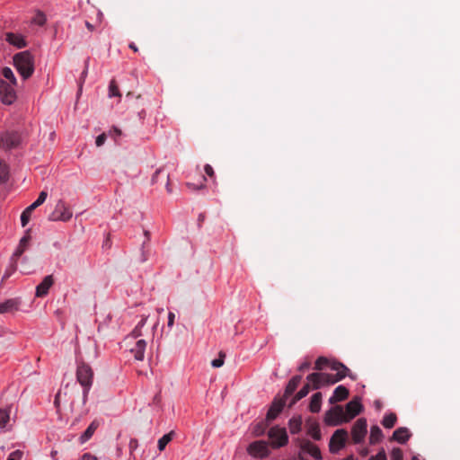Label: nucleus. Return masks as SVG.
Returning a JSON list of instances; mask_svg holds the SVG:
<instances>
[{
	"instance_id": "obj_1",
	"label": "nucleus",
	"mask_w": 460,
	"mask_h": 460,
	"mask_svg": "<svg viewBox=\"0 0 460 460\" xmlns=\"http://www.w3.org/2000/svg\"><path fill=\"white\" fill-rule=\"evenodd\" d=\"M332 370L337 373L335 375L327 373H312L306 377L307 381L312 384L314 389H318L323 385H333L345 376H349L351 379H355L354 376L349 374V369L340 361H333L331 365Z\"/></svg>"
},
{
	"instance_id": "obj_2",
	"label": "nucleus",
	"mask_w": 460,
	"mask_h": 460,
	"mask_svg": "<svg viewBox=\"0 0 460 460\" xmlns=\"http://www.w3.org/2000/svg\"><path fill=\"white\" fill-rule=\"evenodd\" d=\"M13 62L17 71L24 80L31 76L34 71V61L29 50H23L14 55Z\"/></svg>"
},
{
	"instance_id": "obj_3",
	"label": "nucleus",
	"mask_w": 460,
	"mask_h": 460,
	"mask_svg": "<svg viewBox=\"0 0 460 460\" xmlns=\"http://www.w3.org/2000/svg\"><path fill=\"white\" fill-rule=\"evenodd\" d=\"M75 376H77L78 382L84 387V397L85 399L93 384V371L89 364L82 361L77 366Z\"/></svg>"
},
{
	"instance_id": "obj_4",
	"label": "nucleus",
	"mask_w": 460,
	"mask_h": 460,
	"mask_svg": "<svg viewBox=\"0 0 460 460\" xmlns=\"http://www.w3.org/2000/svg\"><path fill=\"white\" fill-rule=\"evenodd\" d=\"M71 217L72 211L63 200L59 199L57 202L53 212L49 215V220L53 222H67Z\"/></svg>"
},
{
	"instance_id": "obj_5",
	"label": "nucleus",
	"mask_w": 460,
	"mask_h": 460,
	"mask_svg": "<svg viewBox=\"0 0 460 460\" xmlns=\"http://www.w3.org/2000/svg\"><path fill=\"white\" fill-rule=\"evenodd\" d=\"M345 412L341 405L332 407L325 414L324 421L328 426H338L345 423Z\"/></svg>"
},
{
	"instance_id": "obj_6",
	"label": "nucleus",
	"mask_w": 460,
	"mask_h": 460,
	"mask_svg": "<svg viewBox=\"0 0 460 460\" xmlns=\"http://www.w3.org/2000/svg\"><path fill=\"white\" fill-rule=\"evenodd\" d=\"M367 432V420L364 418L358 419L351 428V438L354 444L361 443Z\"/></svg>"
},
{
	"instance_id": "obj_7",
	"label": "nucleus",
	"mask_w": 460,
	"mask_h": 460,
	"mask_svg": "<svg viewBox=\"0 0 460 460\" xmlns=\"http://www.w3.org/2000/svg\"><path fill=\"white\" fill-rule=\"evenodd\" d=\"M348 438V431L345 429H336L330 440L329 447L332 454L339 452L345 447Z\"/></svg>"
},
{
	"instance_id": "obj_8",
	"label": "nucleus",
	"mask_w": 460,
	"mask_h": 460,
	"mask_svg": "<svg viewBox=\"0 0 460 460\" xmlns=\"http://www.w3.org/2000/svg\"><path fill=\"white\" fill-rule=\"evenodd\" d=\"M273 447H280L288 442L287 429L279 427L271 428L268 432Z\"/></svg>"
},
{
	"instance_id": "obj_9",
	"label": "nucleus",
	"mask_w": 460,
	"mask_h": 460,
	"mask_svg": "<svg viewBox=\"0 0 460 460\" xmlns=\"http://www.w3.org/2000/svg\"><path fill=\"white\" fill-rule=\"evenodd\" d=\"M13 86L0 80V100L4 104L11 105L16 101L17 95Z\"/></svg>"
},
{
	"instance_id": "obj_10",
	"label": "nucleus",
	"mask_w": 460,
	"mask_h": 460,
	"mask_svg": "<svg viewBox=\"0 0 460 460\" xmlns=\"http://www.w3.org/2000/svg\"><path fill=\"white\" fill-rule=\"evenodd\" d=\"M21 136L17 131H8L0 135V147L12 149L19 146Z\"/></svg>"
},
{
	"instance_id": "obj_11",
	"label": "nucleus",
	"mask_w": 460,
	"mask_h": 460,
	"mask_svg": "<svg viewBox=\"0 0 460 460\" xmlns=\"http://www.w3.org/2000/svg\"><path fill=\"white\" fill-rule=\"evenodd\" d=\"M247 452L253 457L264 458L268 456L270 453L268 443L264 440L252 442L247 447Z\"/></svg>"
},
{
	"instance_id": "obj_12",
	"label": "nucleus",
	"mask_w": 460,
	"mask_h": 460,
	"mask_svg": "<svg viewBox=\"0 0 460 460\" xmlns=\"http://www.w3.org/2000/svg\"><path fill=\"white\" fill-rule=\"evenodd\" d=\"M363 406L358 397H355L346 404L345 421H349L362 411Z\"/></svg>"
},
{
	"instance_id": "obj_13",
	"label": "nucleus",
	"mask_w": 460,
	"mask_h": 460,
	"mask_svg": "<svg viewBox=\"0 0 460 460\" xmlns=\"http://www.w3.org/2000/svg\"><path fill=\"white\" fill-rule=\"evenodd\" d=\"M54 284L52 275H48L44 278L43 281L36 287L35 296L43 297L49 294L50 288Z\"/></svg>"
},
{
	"instance_id": "obj_14",
	"label": "nucleus",
	"mask_w": 460,
	"mask_h": 460,
	"mask_svg": "<svg viewBox=\"0 0 460 460\" xmlns=\"http://www.w3.org/2000/svg\"><path fill=\"white\" fill-rule=\"evenodd\" d=\"M284 404L285 399H274L267 412V420L270 421L275 420L277 416L279 414V412L282 411Z\"/></svg>"
},
{
	"instance_id": "obj_15",
	"label": "nucleus",
	"mask_w": 460,
	"mask_h": 460,
	"mask_svg": "<svg viewBox=\"0 0 460 460\" xmlns=\"http://www.w3.org/2000/svg\"><path fill=\"white\" fill-rule=\"evenodd\" d=\"M5 41L18 49H22L27 46L23 36L14 32L5 33Z\"/></svg>"
},
{
	"instance_id": "obj_16",
	"label": "nucleus",
	"mask_w": 460,
	"mask_h": 460,
	"mask_svg": "<svg viewBox=\"0 0 460 460\" xmlns=\"http://www.w3.org/2000/svg\"><path fill=\"white\" fill-rule=\"evenodd\" d=\"M301 450L304 453L310 455L312 457H314L316 460L321 459V452H320L318 447L309 440H305V441L302 442Z\"/></svg>"
},
{
	"instance_id": "obj_17",
	"label": "nucleus",
	"mask_w": 460,
	"mask_h": 460,
	"mask_svg": "<svg viewBox=\"0 0 460 460\" xmlns=\"http://www.w3.org/2000/svg\"><path fill=\"white\" fill-rule=\"evenodd\" d=\"M146 349V341L139 339L136 341L135 346L130 349V352L134 355L136 360L144 359V352Z\"/></svg>"
},
{
	"instance_id": "obj_18",
	"label": "nucleus",
	"mask_w": 460,
	"mask_h": 460,
	"mask_svg": "<svg viewBox=\"0 0 460 460\" xmlns=\"http://www.w3.org/2000/svg\"><path fill=\"white\" fill-rule=\"evenodd\" d=\"M302 376L297 375L295 376L289 383H288V386H286V391H284L283 399H287L288 396L293 394L297 389L299 384L301 383Z\"/></svg>"
},
{
	"instance_id": "obj_19",
	"label": "nucleus",
	"mask_w": 460,
	"mask_h": 460,
	"mask_svg": "<svg viewBox=\"0 0 460 460\" xmlns=\"http://www.w3.org/2000/svg\"><path fill=\"white\" fill-rule=\"evenodd\" d=\"M349 396V390L343 386L339 385L333 392V395L330 398L331 403H335L336 402H340L347 399Z\"/></svg>"
},
{
	"instance_id": "obj_20",
	"label": "nucleus",
	"mask_w": 460,
	"mask_h": 460,
	"mask_svg": "<svg viewBox=\"0 0 460 460\" xmlns=\"http://www.w3.org/2000/svg\"><path fill=\"white\" fill-rule=\"evenodd\" d=\"M31 240V235L29 232L25 234V235L20 240L19 245L13 253V258H20L23 252L26 251V249L29 246V243Z\"/></svg>"
},
{
	"instance_id": "obj_21",
	"label": "nucleus",
	"mask_w": 460,
	"mask_h": 460,
	"mask_svg": "<svg viewBox=\"0 0 460 460\" xmlns=\"http://www.w3.org/2000/svg\"><path fill=\"white\" fill-rule=\"evenodd\" d=\"M410 438V431L406 428H400L394 431L392 439L398 441L399 443H405Z\"/></svg>"
},
{
	"instance_id": "obj_22",
	"label": "nucleus",
	"mask_w": 460,
	"mask_h": 460,
	"mask_svg": "<svg viewBox=\"0 0 460 460\" xmlns=\"http://www.w3.org/2000/svg\"><path fill=\"white\" fill-rule=\"evenodd\" d=\"M323 401V394L320 393H316L312 395L310 403H309V410L311 412H318L320 411L321 407V402Z\"/></svg>"
},
{
	"instance_id": "obj_23",
	"label": "nucleus",
	"mask_w": 460,
	"mask_h": 460,
	"mask_svg": "<svg viewBox=\"0 0 460 460\" xmlns=\"http://www.w3.org/2000/svg\"><path fill=\"white\" fill-rule=\"evenodd\" d=\"M148 319L147 316H143L140 320V322L137 324V326L134 327V330L131 331V332L129 333V335L128 336L127 339L128 338H138L142 335V327H144L146 324V320Z\"/></svg>"
},
{
	"instance_id": "obj_24",
	"label": "nucleus",
	"mask_w": 460,
	"mask_h": 460,
	"mask_svg": "<svg viewBox=\"0 0 460 460\" xmlns=\"http://www.w3.org/2000/svg\"><path fill=\"white\" fill-rule=\"evenodd\" d=\"M383 438L382 429L377 426H373L370 429L369 442L372 445L378 443Z\"/></svg>"
},
{
	"instance_id": "obj_25",
	"label": "nucleus",
	"mask_w": 460,
	"mask_h": 460,
	"mask_svg": "<svg viewBox=\"0 0 460 460\" xmlns=\"http://www.w3.org/2000/svg\"><path fill=\"white\" fill-rule=\"evenodd\" d=\"M99 423L97 421H93L87 428V429H85V432H84L83 435L81 436V442L84 443L87 440H89L92 438L94 431L97 429Z\"/></svg>"
},
{
	"instance_id": "obj_26",
	"label": "nucleus",
	"mask_w": 460,
	"mask_h": 460,
	"mask_svg": "<svg viewBox=\"0 0 460 460\" xmlns=\"http://www.w3.org/2000/svg\"><path fill=\"white\" fill-rule=\"evenodd\" d=\"M396 421L397 415L392 412L384 416L382 425L385 429H393L394 426L396 424Z\"/></svg>"
},
{
	"instance_id": "obj_27",
	"label": "nucleus",
	"mask_w": 460,
	"mask_h": 460,
	"mask_svg": "<svg viewBox=\"0 0 460 460\" xmlns=\"http://www.w3.org/2000/svg\"><path fill=\"white\" fill-rule=\"evenodd\" d=\"M302 427V419L301 417H295L289 421V429L291 433H299Z\"/></svg>"
},
{
	"instance_id": "obj_28",
	"label": "nucleus",
	"mask_w": 460,
	"mask_h": 460,
	"mask_svg": "<svg viewBox=\"0 0 460 460\" xmlns=\"http://www.w3.org/2000/svg\"><path fill=\"white\" fill-rule=\"evenodd\" d=\"M174 431H169L158 440V449L164 451L166 445L172 439Z\"/></svg>"
},
{
	"instance_id": "obj_29",
	"label": "nucleus",
	"mask_w": 460,
	"mask_h": 460,
	"mask_svg": "<svg viewBox=\"0 0 460 460\" xmlns=\"http://www.w3.org/2000/svg\"><path fill=\"white\" fill-rule=\"evenodd\" d=\"M17 303L13 299H9L0 303V314L8 313L16 308Z\"/></svg>"
},
{
	"instance_id": "obj_30",
	"label": "nucleus",
	"mask_w": 460,
	"mask_h": 460,
	"mask_svg": "<svg viewBox=\"0 0 460 460\" xmlns=\"http://www.w3.org/2000/svg\"><path fill=\"white\" fill-rule=\"evenodd\" d=\"M309 390H310L309 384L305 385L303 386V388L295 395V398H293V400L290 403V406L294 405L300 399L305 398L308 394Z\"/></svg>"
},
{
	"instance_id": "obj_31",
	"label": "nucleus",
	"mask_w": 460,
	"mask_h": 460,
	"mask_svg": "<svg viewBox=\"0 0 460 460\" xmlns=\"http://www.w3.org/2000/svg\"><path fill=\"white\" fill-rule=\"evenodd\" d=\"M10 420V410L0 409V428H5Z\"/></svg>"
},
{
	"instance_id": "obj_32",
	"label": "nucleus",
	"mask_w": 460,
	"mask_h": 460,
	"mask_svg": "<svg viewBox=\"0 0 460 460\" xmlns=\"http://www.w3.org/2000/svg\"><path fill=\"white\" fill-rule=\"evenodd\" d=\"M2 75L4 78L11 82V85H16V78L14 76L13 70L10 67H4L2 70Z\"/></svg>"
},
{
	"instance_id": "obj_33",
	"label": "nucleus",
	"mask_w": 460,
	"mask_h": 460,
	"mask_svg": "<svg viewBox=\"0 0 460 460\" xmlns=\"http://www.w3.org/2000/svg\"><path fill=\"white\" fill-rule=\"evenodd\" d=\"M9 172L6 165L0 159V182L6 181L8 179Z\"/></svg>"
},
{
	"instance_id": "obj_34",
	"label": "nucleus",
	"mask_w": 460,
	"mask_h": 460,
	"mask_svg": "<svg viewBox=\"0 0 460 460\" xmlns=\"http://www.w3.org/2000/svg\"><path fill=\"white\" fill-rule=\"evenodd\" d=\"M308 434L315 440H319L321 438V432L318 425L316 424L310 427L308 429Z\"/></svg>"
},
{
	"instance_id": "obj_35",
	"label": "nucleus",
	"mask_w": 460,
	"mask_h": 460,
	"mask_svg": "<svg viewBox=\"0 0 460 460\" xmlns=\"http://www.w3.org/2000/svg\"><path fill=\"white\" fill-rule=\"evenodd\" d=\"M46 21V15L41 12H37L34 17L32 18V22L38 25L45 24Z\"/></svg>"
},
{
	"instance_id": "obj_36",
	"label": "nucleus",
	"mask_w": 460,
	"mask_h": 460,
	"mask_svg": "<svg viewBox=\"0 0 460 460\" xmlns=\"http://www.w3.org/2000/svg\"><path fill=\"white\" fill-rule=\"evenodd\" d=\"M120 96L119 86L115 80L110 82V97Z\"/></svg>"
},
{
	"instance_id": "obj_37",
	"label": "nucleus",
	"mask_w": 460,
	"mask_h": 460,
	"mask_svg": "<svg viewBox=\"0 0 460 460\" xmlns=\"http://www.w3.org/2000/svg\"><path fill=\"white\" fill-rule=\"evenodd\" d=\"M225 358H226V353L221 351L219 353V358L212 359V361H211L212 367H222L224 365Z\"/></svg>"
},
{
	"instance_id": "obj_38",
	"label": "nucleus",
	"mask_w": 460,
	"mask_h": 460,
	"mask_svg": "<svg viewBox=\"0 0 460 460\" xmlns=\"http://www.w3.org/2000/svg\"><path fill=\"white\" fill-rule=\"evenodd\" d=\"M403 454L401 448L396 447L392 450V460H402Z\"/></svg>"
},
{
	"instance_id": "obj_39",
	"label": "nucleus",
	"mask_w": 460,
	"mask_h": 460,
	"mask_svg": "<svg viewBox=\"0 0 460 460\" xmlns=\"http://www.w3.org/2000/svg\"><path fill=\"white\" fill-rule=\"evenodd\" d=\"M328 364V359L323 357H320L315 360L314 368L317 370L323 369V366Z\"/></svg>"
},
{
	"instance_id": "obj_40",
	"label": "nucleus",
	"mask_w": 460,
	"mask_h": 460,
	"mask_svg": "<svg viewBox=\"0 0 460 460\" xmlns=\"http://www.w3.org/2000/svg\"><path fill=\"white\" fill-rule=\"evenodd\" d=\"M47 197H48V192L46 190H41L40 193V196H38V198L36 199L35 203L38 206L42 205L45 202Z\"/></svg>"
},
{
	"instance_id": "obj_41",
	"label": "nucleus",
	"mask_w": 460,
	"mask_h": 460,
	"mask_svg": "<svg viewBox=\"0 0 460 460\" xmlns=\"http://www.w3.org/2000/svg\"><path fill=\"white\" fill-rule=\"evenodd\" d=\"M369 460H386L385 452L384 449H381L376 456H371Z\"/></svg>"
},
{
	"instance_id": "obj_42",
	"label": "nucleus",
	"mask_w": 460,
	"mask_h": 460,
	"mask_svg": "<svg viewBox=\"0 0 460 460\" xmlns=\"http://www.w3.org/2000/svg\"><path fill=\"white\" fill-rule=\"evenodd\" d=\"M105 140H106V135L104 133H102L96 137L95 144L97 146H101L104 144Z\"/></svg>"
},
{
	"instance_id": "obj_43",
	"label": "nucleus",
	"mask_w": 460,
	"mask_h": 460,
	"mask_svg": "<svg viewBox=\"0 0 460 460\" xmlns=\"http://www.w3.org/2000/svg\"><path fill=\"white\" fill-rule=\"evenodd\" d=\"M204 171H205L206 174H207L208 177H210V178H213V177H214V170H213V168L211 167V165H210V164H207L204 166Z\"/></svg>"
},
{
	"instance_id": "obj_44",
	"label": "nucleus",
	"mask_w": 460,
	"mask_h": 460,
	"mask_svg": "<svg viewBox=\"0 0 460 460\" xmlns=\"http://www.w3.org/2000/svg\"><path fill=\"white\" fill-rule=\"evenodd\" d=\"M265 432V426L263 424H259L254 429V433L256 436H260Z\"/></svg>"
},
{
	"instance_id": "obj_45",
	"label": "nucleus",
	"mask_w": 460,
	"mask_h": 460,
	"mask_svg": "<svg viewBox=\"0 0 460 460\" xmlns=\"http://www.w3.org/2000/svg\"><path fill=\"white\" fill-rule=\"evenodd\" d=\"M30 217L27 214H25L24 212H22V216H21V223H22V226H26L27 224L29 223L30 221Z\"/></svg>"
},
{
	"instance_id": "obj_46",
	"label": "nucleus",
	"mask_w": 460,
	"mask_h": 460,
	"mask_svg": "<svg viewBox=\"0 0 460 460\" xmlns=\"http://www.w3.org/2000/svg\"><path fill=\"white\" fill-rule=\"evenodd\" d=\"M174 314L172 313V312H169L168 314V323H167V325L169 328H172V326L173 325V323H174Z\"/></svg>"
},
{
	"instance_id": "obj_47",
	"label": "nucleus",
	"mask_w": 460,
	"mask_h": 460,
	"mask_svg": "<svg viewBox=\"0 0 460 460\" xmlns=\"http://www.w3.org/2000/svg\"><path fill=\"white\" fill-rule=\"evenodd\" d=\"M310 367V361H305L304 363H301V365L298 367L299 371H305Z\"/></svg>"
},
{
	"instance_id": "obj_48",
	"label": "nucleus",
	"mask_w": 460,
	"mask_h": 460,
	"mask_svg": "<svg viewBox=\"0 0 460 460\" xmlns=\"http://www.w3.org/2000/svg\"><path fill=\"white\" fill-rule=\"evenodd\" d=\"M137 447V440L136 438H131L129 441L130 450H135Z\"/></svg>"
},
{
	"instance_id": "obj_49",
	"label": "nucleus",
	"mask_w": 460,
	"mask_h": 460,
	"mask_svg": "<svg viewBox=\"0 0 460 460\" xmlns=\"http://www.w3.org/2000/svg\"><path fill=\"white\" fill-rule=\"evenodd\" d=\"M162 172V169H157L155 172V174L153 175V178H152V182L153 183H156L157 182V179H158V175Z\"/></svg>"
},
{
	"instance_id": "obj_50",
	"label": "nucleus",
	"mask_w": 460,
	"mask_h": 460,
	"mask_svg": "<svg viewBox=\"0 0 460 460\" xmlns=\"http://www.w3.org/2000/svg\"><path fill=\"white\" fill-rule=\"evenodd\" d=\"M83 460H98L94 456L90 453H86L83 456Z\"/></svg>"
},
{
	"instance_id": "obj_51",
	"label": "nucleus",
	"mask_w": 460,
	"mask_h": 460,
	"mask_svg": "<svg viewBox=\"0 0 460 460\" xmlns=\"http://www.w3.org/2000/svg\"><path fill=\"white\" fill-rule=\"evenodd\" d=\"M121 135V130L118 128H114L113 130L111 131V136H120Z\"/></svg>"
},
{
	"instance_id": "obj_52",
	"label": "nucleus",
	"mask_w": 460,
	"mask_h": 460,
	"mask_svg": "<svg viewBox=\"0 0 460 460\" xmlns=\"http://www.w3.org/2000/svg\"><path fill=\"white\" fill-rule=\"evenodd\" d=\"M188 187H189V188H192L193 190H201V189H203V188H204V184L202 183V184H200V186L196 187L194 184H192V183H189V184H188Z\"/></svg>"
},
{
	"instance_id": "obj_53",
	"label": "nucleus",
	"mask_w": 460,
	"mask_h": 460,
	"mask_svg": "<svg viewBox=\"0 0 460 460\" xmlns=\"http://www.w3.org/2000/svg\"><path fill=\"white\" fill-rule=\"evenodd\" d=\"M368 454H369V450L367 447L360 450V455L364 457L368 456Z\"/></svg>"
},
{
	"instance_id": "obj_54",
	"label": "nucleus",
	"mask_w": 460,
	"mask_h": 460,
	"mask_svg": "<svg viewBox=\"0 0 460 460\" xmlns=\"http://www.w3.org/2000/svg\"><path fill=\"white\" fill-rule=\"evenodd\" d=\"M39 206L34 202H32L27 208L30 210V211H33L36 208H38Z\"/></svg>"
},
{
	"instance_id": "obj_55",
	"label": "nucleus",
	"mask_w": 460,
	"mask_h": 460,
	"mask_svg": "<svg viewBox=\"0 0 460 460\" xmlns=\"http://www.w3.org/2000/svg\"><path fill=\"white\" fill-rule=\"evenodd\" d=\"M166 190L171 193L172 192V189L170 187V183H169V176L167 175V183H166Z\"/></svg>"
},
{
	"instance_id": "obj_56",
	"label": "nucleus",
	"mask_w": 460,
	"mask_h": 460,
	"mask_svg": "<svg viewBox=\"0 0 460 460\" xmlns=\"http://www.w3.org/2000/svg\"><path fill=\"white\" fill-rule=\"evenodd\" d=\"M128 48L131 49V50H134V51H138L137 48L136 47V45L134 43H130L128 45Z\"/></svg>"
},
{
	"instance_id": "obj_57",
	"label": "nucleus",
	"mask_w": 460,
	"mask_h": 460,
	"mask_svg": "<svg viewBox=\"0 0 460 460\" xmlns=\"http://www.w3.org/2000/svg\"><path fill=\"white\" fill-rule=\"evenodd\" d=\"M85 25H86V27H87L90 31H93V25L91 22H89L88 21H86Z\"/></svg>"
},
{
	"instance_id": "obj_58",
	"label": "nucleus",
	"mask_w": 460,
	"mask_h": 460,
	"mask_svg": "<svg viewBox=\"0 0 460 460\" xmlns=\"http://www.w3.org/2000/svg\"><path fill=\"white\" fill-rule=\"evenodd\" d=\"M144 234H146V240L149 241L150 240V232L146 230V231H144Z\"/></svg>"
},
{
	"instance_id": "obj_59",
	"label": "nucleus",
	"mask_w": 460,
	"mask_h": 460,
	"mask_svg": "<svg viewBox=\"0 0 460 460\" xmlns=\"http://www.w3.org/2000/svg\"><path fill=\"white\" fill-rule=\"evenodd\" d=\"M203 221H204V215L200 214V215L199 216V223H201V222H203Z\"/></svg>"
},
{
	"instance_id": "obj_60",
	"label": "nucleus",
	"mask_w": 460,
	"mask_h": 460,
	"mask_svg": "<svg viewBox=\"0 0 460 460\" xmlns=\"http://www.w3.org/2000/svg\"><path fill=\"white\" fill-rule=\"evenodd\" d=\"M25 214H27L29 217H31L32 211H30L28 208H26L24 211H23Z\"/></svg>"
},
{
	"instance_id": "obj_61",
	"label": "nucleus",
	"mask_w": 460,
	"mask_h": 460,
	"mask_svg": "<svg viewBox=\"0 0 460 460\" xmlns=\"http://www.w3.org/2000/svg\"><path fill=\"white\" fill-rule=\"evenodd\" d=\"M97 16H98L99 21H101V19L102 17V13L100 11H98Z\"/></svg>"
},
{
	"instance_id": "obj_62",
	"label": "nucleus",
	"mask_w": 460,
	"mask_h": 460,
	"mask_svg": "<svg viewBox=\"0 0 460 460\" xmlns=\"http://www.w3.org/2000/svg\"><path fill=\"white\" fill-rule=\"evenodd\" d=\"M9 277H10V274H9V273H5V274H4V276H3V280H4V279H8Z\"/></svg>"
},
{
	"instance_id": "obj_63",
	"label": "nucleus",
	"mask_w": 460,
	"mask_h": 460,
	"mask_svg": "<svg viewBox=\"0 0 460 460\" xmlns=\"http://www.w3.org/2000/svg\"><path fill=\"white\" fill-rule=\"evenodd\" d=\"M343 460H355L353 456H348L347 458L343 459Z\"/></svg>"
},
{
	"instance_id": "obj_64",
	"label": "nucleus",
	"mask_w": 460,
	"mask_h": 460,
	"mask_svg": "<svg viewBox=\"0 0 460 460\" xmlns=\"http://www.w3.org/2000/svg\"><path fill=\"white\" fill-rule=\"evenodd\" d=\"M87 75V70L85 69L83 74H82V77L84 79V77L86 76Z\"/></svg>"
}]
</instances>
